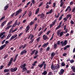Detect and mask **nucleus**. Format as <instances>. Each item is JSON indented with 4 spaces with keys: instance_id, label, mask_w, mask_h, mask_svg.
<instances>
[{
    "instance_id": "nucleus-38",
    "label": "nucleus",
    "mask_w": 75,
    "mask_h": 75,
    "mask_svg": "<svg viewBox=\"0 0 75 75\" xmlns=\"http://www.w3.org/2000/svg\"><path fill=\"white\" fill-rule=\"evenodd\" d=\"M34 39H32L29 42V43L30 44H31L34 41Z\"/></svg>"
},
{
    "instance_id": "nucleus-32",
    "label": "nucleus",
    "mask_w": 75,
    "mask_h": 75,
    "mask_svg": "<svg viewBox=\"0 0 75 75\" xmlns=\"http://www.w3.org/2000/svg\"><path fill=\"white\" fill-rule=\"evenodd\" d=\"M59 13H58L57 16V15L55 14L54 15L55 18H58V17H59Z\"/></svg>"
},
{
    "instance_id": "nucleus-52",
    "label": "nucleus",
    "mask_w": 75,
    "mask_h": 75,
    "mask_svg": "<svg viewBox=\"0 0 75 75\" xmlns=\"http://www.w3.org/2000/svg\"><path fill=\"white\" fill-rule=\"evenodd\" d=\"M53 12V9H51L49 11V13H50V14H51V13H52Z\"/></svg>"
},
{
    "instance_id": "nucleus-6",
    "label": "nucleus",
    "mask_w": 75,
    "mask_h": 75,
    "mask_svg": "<svg viewBox=\"0 0 75 75\" xmlns=\"http://www.w3.org/2000/svg\"><path fill=\"white\" fill-rule=\"evenodd\" d=\"M34 37V35H33L32 34H30V35L28 37V39H29L30 38V40H31L33 39V38Z\"/></svg>"
},
{
    "instance_id": "nucleus-28",
    "label": "nucleus",
    "mask_w": 75,
    "mask_h": 75,
    "mask_svg": "<svg viewBox=\"0 0 75 75\" xmlns=\"http://www.w3.org/2000/svg\"><path fill=\"white\" fill-rule=\"evenodd\" d=\"M65 63L64 62H62L61 64V67H65Z\"/></svg>"
},
{
    "instance_id": "nucleus-45",
    "label": "nucleus",
    "mask_w": 75,
    "mask_h": 75,
    "mask_svg": "<svg viewBox=\"0 0 75 75\" xmlns=\"http://www.w3.org/2000/svg\"><path fill=\"white\" fill-rule=\"evenodd\" d=\"M11 27V25H10L8 26L7 28H5L6 30H8V29L10 28V27Z\"/></svg>"
},
{
    "instance_id": "nucleus-13",
    "label": "nucleus",
    "mask_w": 75,
    "mask_h": 75,
    "mask_svg": "<svg viewBox=\"0 0 75 75\" xmlns=\"http://www.w3.org/2000/svg\"><path fill=\"white\" fill-rule=\"evenodd\" d=\"M25 53H27V50H24L23 51L21 52V55H23L24 54H25Z\"/></svg>"
},
{
    "instance_id": "nucleus-39",
    "label": "nucleus",
    "mask_w": 75,
    "mask_h": 75,
    "mask_svg": "<svg viewBox=\"0 0 75 75\" xmlns=\"http://www.w3.org/2000/svg\"><path fill=\"white\" fill-rule=\"evenodd\" d=\"M13 23V21H11V22H8V23L7 25V26H8L9 25H10L11 23Z\"/></svg>"
},
{
    "instance_id": "nucleus-26",
    "label": "nucleus",
    "mask_w": 75,
    "mask_h": 75,
    "mask_svg": "<svg viewBox=\"0 0 75 75\" xmlns=\"http://www.w3.org/2000/svg\"><path fill=\"white\" fill-rule=\"evenodd\" d=\"M11 34H8L7 36V37H6V39L8 40V38H10V37H11Z\"/></svg>"
},
{
    "instance_id": "nucleus-7",
    "label": "nucleus",
    "mask_w": 75,
    "mask_h": 75,
    "mask_svg": "<svg viewBox=\"0 0 75 75\" xmlns=\"http://www.w3.org/2000/svg\"><path fill=\"white\" fill-rule=\"evenodd\" d=\"M13 58H11L10 59L9 62L8 64V66H10V65L11 64V63H12V62H13Z\"/></svg>"
},
{
    "instance_id": "nucleus-34",
    "label": "nucleus",
    "mask_w": 75,
    "mask_h": 75,
    "mask_svg": "<svg viewBox=\"0 0 75 75\" xmlns=\"http://www.w3.org/2000/svg\"><path fill=\"white\" fill-rule=\"evenodd\" d=\"M51 68L53 70L55 68V66L54 65H53V64H52L51 66Z\"/></svg>"
},
{
    "instance_id": "nucleus-22",
    "label": "nucleus",
    "mask_w": 75,
    "mask_h": 75,
    "mask_svg": "<svg viewBox=\"0 0 75 75\" xmlns=\"http://www.w3.org/2000/svg\"><path fill=\"white\" fill-rule=\"evenodd\" d=\"M10 70V69H5L4 71V72H9V71Z\"/></svg>"
},
{
    "instance_id": "nucleus-37",
    "label": "nucleus",
    "mask_w": 75,
    "mask_h": 75,
    "mask_svg": "<svg viewBox=\"0 0 75 75\" xmlns=\"http://www.w3.org/2000/svg\"><path fill=\"white\" fill-rule=\"evenodd\" d=\"M61 27V26L60 25H59L56 28V30H58V29H59V28H60Z\"/></svg>"
},
{
    "instance_id": "nucleus-15",
    "label": "nucleus",
    "mask_w": 75,
    "mask_h": 75,
    "mask_svg": "<svg viewBox=\"0 0 75 75\" xmlns=\"http://www.w3.org/2000/svg\"><path fill=\"white\" fill-rule=\"evenodd\" d=\"M71 69L73 72H75V67L74 66H72L71 67Z\"/></svg>"
},
{
    "instance_id": "nucleus-16",
    "label": "nucleus",
    "mask_w": 75,
    "mask_h": 75,
    "mask_svg": "<svg viewBox=\"0 0 75 75\" xmlns=\"http://www.w3.org/2000/svg\"><path fill=\"white\" fill-rule=\"evenodd\" d=\"M18 56V54H17L14 57V59L13 61V62H16V61Z\"/></svg>"
},
{
    "instance_id": "nucleus-43",
    "label": "nucleus",
    "mask_w": 75,
    "mask_h": 75,
    "mask_svg": "<svg viewBox=\"0 0 75 75\" xmlns=\"http://www.w3.org/2000/svg\"><path fill=\"white\" fill-rule=\"evenodd\" d=\"M5 18V16H4L3 17H2L0 19V21H1V20H3Z\"/></svg>"
},
{
    "instance_id": "nucleus-14",
    "label": "nucleus",
    "mask_w": 75,
    "mask_h": 75,
    "mask_svg": "<svg viewBox=\"0 0 75 75\" xmlns=\"http://www.w3.org/2000/svg\"><path fill=\"white\" fill-rule=\"evenodd\" d=\"M6 44H4L3 45H2L0 47V50H2L4 47H6Z\"/></svg>"
},
{
    "instance_id": "nucleus-62",
    "label": "nucleus",
    "mask_w": 75,
    "mask_h": 75,
    "mask_svg": "<svg viewBox=\"0 0 75 75\" xmlns=\"http://www.w3.org/2000/svg\"><path fill=\"white\" fill-rule=\"evenodd\" d=\"M60 33V31L58 30L57 31V34L58 35H59Z\"/></svg>"
},
{
    "instance_id": "nucleus-63",
    "label": "nucleus",
    "mask_w": 75,
    "mask_h": 75,
    "mask_svg": "<svg viewBox=\"0 0 75 75\" xmlns=\"http://www.w3.org/2000/svg\"><path fill=\"white\" fill-rule=\"evenodd\" d=\"M4 68V66L1 65L0 68V69H2Z\"/></svg>"
},
{
    "instance_id": "nucleus-30",
    "label": "nucleus",
    "mask_w": 75,
    "mask_h": 75,
    "mask_svg": "<svg viewBox=\"0 0 75 75\" xmlns=\"http://www.w3.org/2000/svg\"><path fill=\"white\" fill-rule=\"evenodd\" d=\"M58 69H57L56 68H54L53 69H52L53 71H54V72H57V71H58Z\"/></svg>"
},
{
    "instance_id": "nucleus-59",
    "label": "nucleus",
    "mask_w": 75,
    "mask_h": 75,
    "mask_svg": "<svg viewBox=\"0 0 75 75\" xmlns=\"http://www.w3.org/2000/svg\"><path fill=\"white\" fill-rule=\"evenodd\" d=\"M72 12H75V7H74V8L71 11Z\"/></svg>"
},
{
    "instance_id": "nucleus-3",
    "label": "nucleus",
    "mask_w": 75,
    "mask_h": 75,
    "mask_svg": "<svg viewBox=\"0 0 75 75\" xmlns=\"http://www.w3.org/2000/svg\"><path fill=\"white\" fill-rule=\"evenodd\" d=\"M18 68L17 67H15L14 69L13 68H11L10 69V71L12 72H16Z\"/></svg>"
},
{
    "instance_id": "nucleus-25",
    "label": "nucleus",
    "mask_w": 75,
    "mask_h": 75,
    "mask_svg": "<svg viewBox=\"0 0 75 75\" xmlns=\"http://www.w3.org/2000/svg\"><path fill=\"white\" fill-rule=\"evenodd\" d=\"M28 15L29 17H30L31 16H32V12L31 11L29 12V13L28 14Z\"/></svg>"
},
{
    "instance_id": "nucleus-61",
    "label": "nucleus",
    "mask_w": 75,
    "mask_h": 75,
    "mask_svg": "<svg viewBox=\"0 0 75 75\" xmlns=\"http://www.w3.org/2000/svg\"><path fill=\"white\" fill-rule=\"evenodd\" d=\"M49 7H50V6L49 5H46V8H49Z\"/></svg>"
},
{
    "instance_id": "nucleus-42",
    "label": "nucleus",
    "mask_w": 75,
    "mask_h": 75,
    "mask_svg": "<svg viewBox=\"0 0 75 75\" xmlns=\"http://www.w3.org/2000/svg\"><path fill=\"white\" fill-rule=\"evenodd\" d=\"M71 16V14H68L67 15L66 17H67V18H69V17H70Z\"/></svg>"
},
{
    "instance_id": "nucleus-11",
    "label": "nucleus",
    "mask_w": 75,
    "mask_h": 75,
    "mask_svg": "<svg viewBox=\"0 0 75 75\" xmlns=\"http://www.w3.org/2000/svg\"><path fill=\"white\" fill-rule=\"evenodd\" d=\"M7 21L6 20L5 21H4V22H3L1 24V27H3L4 25V24H6V23H7Z\"/></svg>"
},
{
    "instance_id": "nucleus-41",
    "label": "nucleus",
    "mask_w": 75,
    "mask_h": 75,
    "mask_svg": "<svg viewBox=\"0 0 75 75\" xmlns=\"http://www.w3.org/2000/svg\"><path fill=\"white\" fill-rule=\"evenodd\" d=\"M4 34H5V32H3L2 33L0 34V38L1 37L2 35H4Z\"/></svg>"
},
{
    "instance_id": "nucleus-46",
    "label": "nucleus",
    "mask_w": 75,
    "mask_h": 75,
    "mask_svg": "<svg viewBox=\"0 0 75 75\" xmlns=\"http://www.w3.org/2000/svg\"><path fill=\"white\" fill-rule=\"evenodd\" d=\"M70 61V63H71V64H72V63L74 62H75V61H74V60H73V59H72Z\"/></svg>"
},
{
    "instance_id": "nucleus-4",
    "label": "nucleus",
    "mask_w": 75,
    "mask_h": 75,
    "mask_svg": "<svg viewBox=\"0 0 75 75\" xmlns=\"http://www.w3.org/2000/svg\"><path fill=\"white\" fill-rule=\"evenodd\" d=\"M22 11H23V10H22V9H20L18 10L16 12V14L15 15V16H17L18 15V14H19V13H21V12H22Z\"/></svg>"
},
{
    "instance_id": "nucleus-29",
    "label": "nucleus",
    "mask_w": 75,
    "mask_h": 75,
    "mask_svg": "<svg viewBox=\"0 0 75 75\" xmlns=\"http://www.w3.org/2000/svg\"><path fill=\"white\" fill-rule=\"evenodd\" d=\"M42 33H43V31H40L38 34V37H40V35H41V34H42Z\"/></svg>"
},
{
    "instance_id": "nucleus-33",
    "label": "nucleus",
    "mask_w": 75,
    "mask_h": 75,
    "mask_svg": "<svg viewBox=\"0 0 75 75\" xmlns=\"http://www.w3.org/2000/svg\"><path fill=\"white\" fill-rule=\"evenodd\" d=\"M36 50H34L31 53H30L31 55H33L34 54V53L35 52Z\"/></svg>"
},
{
    "instance_id": "nucleus-12",
    "label": "nucleus",
    "mask_w": 75,
    "mask_h": 75,
    "mask_svg": "<svg viewBox=\"0 0 75 75\" xmlns=\"http://www.w3.org/2000/svg\"><path fill=\"white\" fill-rule=\"evenodd\" d=\"M60 7H61L64 4V2L63 1V0H60Z\"/></svg>"
},
{
    "instance_id": "nucleus-54",
    "label": "nucleus",
    "mask_w": 75,
    "mask_h": 75,
    "mask_svg": "<svg viewBox=\"0 0 75 75\" xmlns=\"http://www.w3.org/2000/svg\"><path fill=\"white\" fill-rule=\"evenodd\" d=\"M53 75V73H52V72L50 71L48 75Z\"/></svg>"
},
{
    "instance_id": "nucleus-48",
    "label": "nucleus",
    "mask_w": 75,
    "mask_h": 75,
    "mask_svg": "<svg viewBox=\"0 0 75 75\" xmlns=\"http://www.w3.org/2000/svg\"><path fill=\"white\" fill-rule=\"evenodd\" d=\"M57 47V45L56 44H54V49H55V48H56Z\"/></svg>"
},
{
    "instance_id": "nucleus-56",
    "label": "nucleus",
    "mask_w": 75,
    "mask_h": 75,
    "mask_svg": "<svg viewBox=\"0 0 75 75\" xmlns=\"http://www.w3.org/2000/svg\"><path fill=\"white\" fill-rule=\"evenodd\" d=\"M31 2H32V3H33V4H35V0H32L31 1Z\"/></svg>"
},
{
    "instance_id": "nucleus-20",
    "label": "nucleus",
    "mask_w": 75,
    "mask_h": 75,
    "mask_svg": "<svg viewBox=\"0 0 75 75\" xmlns=\"http://www.w3.org/2000/svg\"><path fill=\"white\" fill-rule=\"evenodd\" d=\"M60 67V65L59 64H57V65L55 67V68H56L57 69H58Z\"/></svg>"
},
{
    "instance_id": "nucleus-35",
    "label": "nucleus",
    "mask_w": 75,
    "mask_h": 75,
    "mask_svg": "<svg viewBox=\"0 0 75 75\" xmlns=\"http://www.w3.org/2000/svg\"><path fill=\"white\" fill-rule=\"evenodd\" d=\"M17 22H15L13 26V27H14L15 26H16V25H17Z\"/></svg>"
},
{
    "instance_id": "nucleus-5",
    "label": "nucleus",
    "mask_w": 75,
    "mask_h": 75,
    "mask_svg": "<svg viewBox=\"0 0 75 75\" xmlns=\"http://www.w3.org/2000/svg\"><path fill=\"white\" fill-rule=\"evenodd\" d=\"M64 71L65 70L64 69H61L60 72L59 73V74L60 75H63V74H64Z\"/></svg>"
},
{
    "instance_id": "nucleus-36",
    "label": "nucleus",
    "mask_w": 75,
    "mask_h": 75,
    "mask_svg": "<svg viewBox=\"0 0 75 75\" xmlns=\"http://www.w3.org/2000/svg\"><path fill=\"white\" fill-rule=\"evenodd\" d=\"M37 61H35L34 62V63L32 64L33 67H34L35 66V64H36V63H37Z\"/></svg>"
},
{
    "instance_id": "nucleus-44",
    "label": "nucleus",
    "mask_w": 75,
    "mask_h": 75,
    "mask_svg": "<svg viewBox=\"0 0 75 75\" xmlns=\"http://www.w3.org/2000/svg\"><path fill=\"white\" fill-rule=\"evenodd\" d=\"M34 22L31 21L30 23V25H32L33 24H34Z\"/></svg>"
},
{
    "instance_id": "nucleus-1",
    "label": "nucleus",
    "mask_w": 75,
    "mask_h": 75,
    "mask_svg": "<svg viewBox=\"0 0 75 75\" xmlns=\"http://www.w3.org/2000/svg\"><path fill=\"white\" fill-rule=\"evenodd\" d=\"M43 65L44 69H45V68H46V66L47 65V64H45V61H43L41 64L38 65V67L40 68H42V67H43Z\"/></svg>"
},
{
    "instance_id": "nucleus-19",
    "label": "nucleus",
    "mask_w": 75,
    "mask_h": 75,
    "mask_svg": "<svg viewBox=\"0 0 75 75\" xmlns=\"http://www.w3.org/2000/svg\"><path fill=\"white\" fill-rule=\"evenodd\" d=\"M26 67V64L25 63L23 65H21V66H20V67L21 68H25Z\"/></svg>"
},
{
    "instance_id": "nucleus-55",
    "label": "nucleus",
    "mask_w": 75,
    "mask_h": 75,
    "mask_svg": "<svg viewBox=\"0 0 75 75\" xmlns=\"http://www.w3.org/2000/svg\"><path fill=\"white\" fill-rule=\"evenodd\" d=\"M38 53V50H36L35 52V55H37V54Z\"/></svg>"
},
{
    "instance_id": "nucleus-64",
    "label": "nucleus",
    "mask_w": 75,
    "mask_h": 75,
    "mask_svg": "<svg viewBox=\"0 0 75 75\" xmlns=\"http://www.w3.org/2000/svg\"><path fill=\"white\" fill-rule=\"evenodd\" d=\"M42 50H43V48H41L40 50V52H42Z\"/></svg>"
},
{
    "instance_id": "nucleus-47",
    "label": "nucleus",
    "mask_w": 75,
    "mask_h": 75,
    "mask_svg": "<svg viewBox=\"0 0 75 75\" xmlns=\"http://www.w3.org/2000/svg\"><path fill=\"white\" fill-rule=\"evenodd\" d=\"M70 8V6H68L67 7V8L65 10V12H66V11H67L68 10V9Z\"/></svg>"
},
{
    "instance_id": "nucleus-18",
    "label": "nucleus",
    "mask_w": 75,
    "mask_h": 75,
    "mask_svg": "<svg viewBox=\"0 0 75 75\" xmlns=\"http://www.w3.org/2000/svg\"><path fill=\"white\" fill-rule=\"evenodd\" d=\"M39 11H40V8H38L36 10L35 14H37L39 13Z\"/></svg>"
},
{
    "instance_id": "nucleus-31",
    "label": "nucleus",
    "mask_w": 75,
    "mask_h": 75,
    "mask_svg": "<svg viewBox=\"0 0 75 75\" xmlns=\"http://www.w3.org/2000/svg\"><path fill=\"white\" fill-rule=\"evenodd\" d=\"M63 34H64V32H62L60 33L59 37H62L63 35Z\"/></svg>"
},
{
    "instance_id": "nucleus-57",
    "label": "nucleus",
    "mask_w": 75,
    "mask_h": 75,
    "mask_svg": "<svg viewBox=\"0 0 75 75\" xmlns=\"http://www.w3.org/2000/svg\"><path fill=\"white\" fill-rule=\"evenodd\" d=\"M27 44H25L24 45V46H23V49H24V48H25V47H27Z\"/></svg>"
},
{
    "instance_id": "nucleus-2",
    "label": "nucleus",
    "mask_w": 75,
    "mask_h": 75,
    "mask_svg": "<svg viewBox=\"0 0 75 75\" xmlns=\"http://www.w3.org/2000/svg\"><path fill=\"white\" fill-rule=\"evenodd\" d=\"M63 41H62L60 42V44L62 45V46L63 47V46H65L67 44V40H65L64 42H63Z\"/></svg>"
},
{
    "instance_id": "nucleus-58",
    "label": "nucleus",
    "mask_w": 75,
    "mask_h": 75,
    "mask_svg": "<svg viewBox=\"0 0 75 75\" xmlns=\"http://www.w3.org/2000/svg\"><path fill=\"white\" fill-rule=\"evenodd\" d=\"M70 23L71 24H74V21H73L72 20H71Z\"/></svg>"
},
{
    "instance_id": "nucleus-10",
    "label": "nucleus",
    "mask_w": 75,
    "mask_h": 75,
    "mask_svg": "<svg viewBox=\"0 0 75 75\" xmlns=\"http://www.w3.org/2000/svg\"><path fill=\"white\" fill-rule=\"evenodd\" d=\"M26 30L25 31V33H27L28 31L30 29V26L29 25H28L26 27Z\"/></svg>"
},
{
    "instance_id": "nucleus-50",
    "label": "nucleus",
    "mask_w": 75,
    "mask_h": 75,
    "mask_svg": "<svg viewBox=\"0 0 75 75\" xmlns=\"http://www.w3.org/2000/svg\"><path fill=\"white\" fill-rule=\"evenodd\" d=\"M38 57V55L37 54L35 56L33 57V58H34V59H36V58H37V57Z\"/></svg>"
},
{
    "instance_id": "nucleus-24",
    "label": "nucleus",
    "mask_w": 75,
    "mask_h": 75,
    "mask_svg": "<svg viewBox=\"0 0 75 75\" xmlns=\"http://www.w3.org/2000/svg\"><path fill=\"white\" fill-rule=\"evenodd\" d=\"M42 75H45L47 74V71H45L42 74Z\"/></svg>"
},
{
    "instance_id": "nucleus-8",
    "label": "nucleus",
    "mask_w": 75,
    "mask_h": 75,
    "mask_svg": "<svg viewBox=\"0 0 75 75\" xmlns=\"http://www.w3.org/2000/svg\"><path fill=\"white\" fill-rule=\"evenodd\" d=\"M9 4H8L7 5H6L4 7V11H6V10H7L8 8L9 7Z\"/></svg>"
},
{
    "instance_id": "nucleus-49",
    "label": "nucleus",
    "mask_w": 75,
    "mask_h": 75,
    "mask_svg": "<svg viewBox=\"0 0 75 75\" xmlns=\"http://www.w3.org/2000/svg\"><path fill=\"white\" fill-rule=\"evenodd\" d=\"M67 20H68V19L67 17L64 18H63V20H65V21H64V22H65V21H67Z\"/></svg>"
},
{
    "instance_id": "nucleus-60",
    "label": "nucleus",
    "mask_w": 75,
    "mask_h": 75,
    "mask_svg": "<svg viewBox=\"0 0 75 75\" xmlns=\"http://www.w3.org/2000/svg\"><path fill=\"white\" fill-rule=\"evenodd\" d=\"M23 33H21L20 34H18V36L19 37L21 36L22 35H23Z\"/></svg>"
},
{
    "instance_id": "nucleus-21",
    "label": "nucleus",
    "mask_w": 75,
    "mask_h": 75,
    "mask_svg": "<svg viewBox=\"0 0 75 75\" xmlns=\"http://www.w3.org/2000/svg\"><path fill=\"white\" fill-rule=\"evenodd\" d=\"M40 16H41L40 17V18H44V16H45L44 15V14L43 13H42L40 14Z\"/></svg>"
},
{
    "instance_id": "nucleus-9",
    "label": "nucleus",
    "mask_w": 75,
    "mask_h": 75,
    "mask_svg": "<svg viewBox=\"0 0 75 75\" xmlns=\"http://www.w3.org/2000/svg\"><path fill=\"white\" fill-rule=\"evenodd\" d=\"M43 40H47V38H48V37L46 35H44L42 36Z\"/></svg>"
},
{
    "instance_id": "nucleus-17",
    "label": "nucleus",
    "mask_w": 75,
    "mask_h": 75,
    "mask_svg": "<svg viewBox=\"0 0 75 75\" xmlns=\"http://www.w3.org/2000/svg\"><path fill=\"white\" fill-rule=\"evenodd\" d=\"M55 55V54L54 53V52H52V53L51 54V57L52 59L53 58V57H54Z\"/></svg>"
},
{
    "instance_id": "nucleus-23",
    "label": "nucleus",
    "mask_w": 75,
    "mask_h": 75,
    "mask_svg": "<svg viewBox=\"0 0 75 75\" xmlns=\"http://www.w3.org/2000/svg\"><path fill=\"white\" fill-rule=\"evenodd\" d=\"M48 43L47 42L45 44H44L43 45H42L43 47H46L48 45Z\"/></svg>"
},
{
    "instance_id": "nucleus-51",
    "label": "nucleus",
    "mask_w": 75,
    "mask_h": 75,
    "mask_svg": "<svg viewBox=\"0 0 75 75\" xmlns=\"http://www.w3.org/2000/svg\"><path fill=\"white\" fill-rule=\"evenodd\" d=\"M22 70H24V71H27V68L26 67H24L23 69Z\"/></svg>"
},
{
    "instance_id": "nucleus-27",
    "label": "nucleus",
    "mask_w": 75,
    "mask_h": 75,
    "mask_svg": "<svg viewBox=\"0 0 75 75\" xmlns=\"http://www.w3.org/2000/svg\"><path fill=\"white\" fill-rule=\"evenodd\" d=\"M70 47V46L69 45H67V46L65 47L64 48V50H66L68 48H69Z\"/></svg>"
},
{
    "instance_id": "nucleus-53",
    "label": "nucleus",
    "mask_w": 75,
    "mask_h": 75,
    "mask_svg": "<svg viewBox=\"0 0 75 75\" xmlns=\"http://www.w3.org/2000/svg\"><path fill=\"white\" fill-rule=\"evenodd\" d=\"M17 28H16L15 30H12V33H14V32H15V31H17Z\"/></svg>"
},
{
    "instance_id": "nucleus-40",
    "label": "nucleus",
    "mask_w": 75,
    "mask_h": 75,
    "mask_svg": "<svg viewBox=\"0 0 75 75\" xmlns=\"http://www.w3.org/2000/svg\"><path fill=\"white\" fill-rule=\"evenodd\" d=\"M14 38V36H12L11 38L9 39V41H11V40H13V39Z\"/></svg>"
}]
</instances>
